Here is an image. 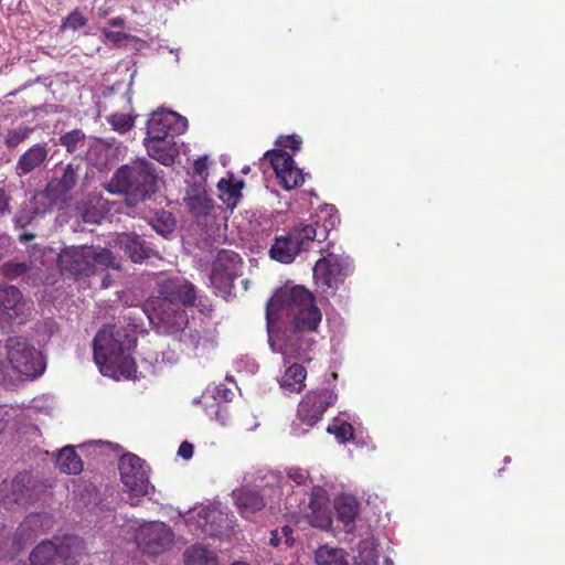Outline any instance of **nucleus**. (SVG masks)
I'll use <instances>...</instances> for the list:
<instances>
[{
	"instance_id": "ddd939ff",
	"label": "nucleus",
	"mask_w": 565,
	"mask_h": 565,
	"mask_svg": "<svg viewBox=\"0 0 565 565\" xmlns=\"http://www.w3.org/2000/svg\"><path fill=\"white\" fill-rule=\"evenodd\" d=\"M36 482L30 472H20L12 480L0 483V504L10 510L36 499Z\"/></svg>"
},
{
	"instance_id": "8fccbe9b",
	"label": "nucleus",
	"mask_w": 565,
	"mask_h": 565,
	"mask_svg": "<svg viewBox=\"0 0 565 565\" xmlns=\"http://www.w3.org/2000/svg\"><path fill=\"white\" fill-rule=\"evenodd\" d=\"M178 455L185 460L191 459L193 456V445L188 441H183L178 449Z\"/></svg>"
},
{
	"instance_id": "f3484780",
	"label": "nucleus",
	"mask_w": 565,
	"mask_h": 565,
	"mask_svg": "<svg viewBox=\"0 0 565 565\" xmlns=\"http://www.w3.org/2000/svg\"><path fill=\"white\" fill-rule=\"evenodd\" d=\"M242 271V258L233 250L222 249L212 265L211 282L216 288H231Z\"/></svg>"
},
{
	"instance_id": "69168bd1",
	"label": "nucleus",
	"mask_w": 565,
	"mask_h": 565,
	"mask_svg": "<svg viewBox=\"0 0 565 565\" xmlns=\"http://www.w3.org/2000/svg\"><path fill=\"white\" fill-rule=\"evenodd\" d=\"M32 237H33V235H26V234H25V235H23V236H22V239L28 241V239H30V238H32Z\"/></svg>"
},
{
	"instance_id": "de8ad7c7",
	"label": "nucleus",
	"mask_w": 565,
	"mask_h": 565,
	"mask_svg": "<svg viewBox=\"0 0 565 565\" xmlns=\"http://www.w3.org/2000/svg\"><path fill=\"white\" fill-rule=\"evenodd\" d=\"M143 362L151 365L153 372L160 371L164 365V362H161L160 352H149L147 356L143 358Z\"/></svg>"
},
{
	"instance_id": "7c9ffc66",
	"label": "nucleus",
	"mask_w": 565,
	"mask_h": 565,
	"mask_svg": "<svg viewBox=\"0 0 565 565\" xmlns=\"http://www.w3.org/2000/svg\"><path fill=\"white\" fill-rule=\"evenodd\" d=\"M242 186L243 181L234 183L231 179H221L217 183L218 198L227 207L234 209L242 196Z\"/></svg>"
},
{
	"instance_id": "f03ea898",
	"label": "nucleus",
	"mask_w": 565,
	"mask_h": 565,
	"mask_svg": "<svg viewBox=\"0 0 565 565\" xmlns=\"http://www.w3.org/2000/svg\"><path fill=\"white\" fill-rule=\"evenodd\" d=\"M196 289L183 278H170L159 287V296L148 302L152 309L150 319H157L169 334H180V341L192 350L199 349L205 334L202 318L193 317Z\"/></svg>"
},
{
	"instance_id": "412c9836",
	"label": "nucleus",
	"mask_w": 565,
	"mask_h": 565,
	"mask_svg": "<svg viewBox=\"0 0 565 565\" xmlns=\"http://www.w3.org/2000/svg\"><path fill=\"white\" fill-rule=\"evenodd\" d=\"M25 303L23 302L21 291L14 287L9 286V294L7 296L4 306L1 307V328L6 326H20L25 321L24 312Z\"/></svg>"
},
{
	"instance_id": "c756f323",
	"label": "nucleus",
	"mask_w": 565,
	"mask_h": 565,
	"mask_svg": "<svg viewBox=\"0 0 565 565\" xmlns=\"http://www.w3.org/2000/svg\"><path fill=\"white\" fill-rule=\"evenodd\" d=\"M185 565H217L216 555L202 545H193L184 552Z\"/></svg>"
},
{
	"instance_id": "e2e57ef3",
	"label": "nucleus",
	"mask_w": 565,
	"mask_h": 565,
	"mask_svg": "<svg viewBox=\"0 0 565 565\" xmlns=\"http://www.w3.org/2000/svg\"><path fill=\"white\" fill-rule=\"evenodd\" d=\"M392 564H393V562L391 558L387 557L384 559V565H392Z\"/></svg>"
},
{
	"instance_id": "dca6fc26",
	"label": "nucleus",
	"mask_w": 565,
	"mask_h": 565,
	"mask_svg": "<svg viewBox=\"0 0 565 565\" xmlns=\"http://www.w3.org/2000/svg\"><path fill=\"white\" fill-rule=\"evenodd\" d=\"M188 129V119L174 111L157 110L147 122L149 139L174 138Z\"/></svg>"
},
{
	"instance_id": "393cba45",
	"label": "nucleus",
	"mask_w": 565,
	"mask_h": 565,
	"mask_svg": "<svg viewBox=\"0 0 565 565\" xmlns=\"http://www.w3.org/2000/svg\"><path fill=\"white\" fill-rule=\"evenodd\" d=\"M338 519L343 523L348 532L354 529V522L360 513L359 501L348 494L339 495L334 501Z\"/></svg>"
},
{
	"instance_id": "0eeeda50",
	"label": "nucleus",
	"mask_w": 565,
	"mask_h": 565,
	"mask_svg": "<svg viewBox=\"0 0 565 565\" xmlns=\"http://www.w3.org/2000/svg\"><path fill=\"white\" fill-rule=\"evenodd\" d=\"M52 525L51 516L45 513L28 515L18 526L12 537L11 530L0 523V558H13L39 534L47 531Z\"/></svg>"
},
{
	"instance_id": "9b49d317",
	"label": "nucleus",
	"mask_w": 565,
	"mask_h": 565,
	"mask_svg": "<svg viewBox=\"0 0 565 565\" xmlns=\"http://www.w3.org/2000/svg\"><path fill=\"white\" fill-rule=\"evenodd\" d=\"M352 273L351 258L334 253H328L318 259L313 266L315 284L322 292L330 290L331 294H334Z\"/></svg>"
},
{
	"instance_id": "a18cd8bd",
	"label": "nucleus",
	"mask_w": 565,
	"mask_h": 565,
	"mask_svg": "<svg viewBox=\"0 0 565 565\" xmlns=\"http://www.w3.org/2000/svg\"><path fill=\"white\" fill-rule=\"evenodd\" d=\"M102 33L103 35L105 36V39L114 44H120L124 40H128V39H134V36L127 34V33H124V32H119V31H111V30H108V29H103L102 30ZM137 42H141L140 40L136 39Z\"/></svg>"
},
{
	"instance_id": "0e129e2a",
	"label": "nucleus",
	"mask_w": 565,
	"mask_h": 565,
	"mask_svg": "<svg viewBox=\"0 0 565 565\" xmlns=\"http://www.w3.org/2000/svg\"><path fill=\"white\" fill-rule=\"evenodd\" d=\"M282 530H284V532H285V534H286V535H288V533H289V532H291V531H290V529H289V526H284V529H282Z\"/></svg>"
},
{
	"instance_id": "72a5a7b5",
	"label": "nucleus",
	"mask_w": 565,
	"mask_h": 565,
	"mask_svg": "<svg viewBox=\"0 0 565 565\" xmlns=\"http://www.w3.org/2000/svg\"><path fill=\"white\" fill-rule=\"evenodd\" d=\"M34 131L32 127L20 125L15 128L8 129L3 134V143L8 149H15L25 141Z\"/></svg>"
},
{
	"instance_id": "f704fd0d",
	"label": "nucleus",
	"mask_w": 565,
	"mask_h": 565,
	"mask_svg": "<svg viewBox=\"0 0 565 565\" xmlns=\"http://www.w3.org/2000/svg\"><path fill=\"white\" fill-rule=\"evenodd\" d=\"M75 215L84 223L88 224L99 223L103 217L99 209L96 207L90 201L78 202L75 207Z\"/></svg>"
},
{
	"instance_id": "864d4df0",
	"label": "nucleus",
	"mask_w": 565,
	"mask_h": 565,
	"mask_svg": "<svg viewBox=\"0 0 565 565\" xmlns=\"http://www.w3.org/2000/svg\"><path fill=\"white\" fill-rule=\"evenodd\" d=\"M9 202H10V196L7 194V192L2 188H0V216L10 212Z\"/></svg>"
},
{
	"instance_id": "c03bdc74",
	"label": "nucleus",
	"mask_w": 565,
	"mask_h": 565,
	"mask_svg": "<svg viewBox=\"0 0 565 565\" xmlns=\"http://www.w3.org/2000/svg\"><path fill=\"white\" fill-rule=\"evenodd\" d=\"M276 145L284 149H292V150H299L301 145V138L297 135L291 136H280L276 140Z\"/></svg>"
},
{
	"instance_id": "2eb2a0df",
	"label": "nucleus",
	"mask_w": 565,
	"mask_h": 565,
	"mask_svg": "<svg viewBox=\"0 0 565 565\" xmlns=\"http://www.w3.org/2000/svg\"><path fill=\"white\" fill-rule=\"evenodd\" d=\"M264 159L270 163L279 184L285 190H292L305 182L302 171L295 166L292 156L285 150H267L264 154Z\"/></svg>"
},
{
	"instance_id": "338daca9",
	"label": "nucleus",
	"mask_w": 565,
	"mask_h": 565,
	"mask_svg": "<svg viewBox=\"0 0 565 565\" xmlns=\"http://www.w3.org/2000/svg\"><path fill=\"white\" fill-rule=\"evenodd\" d=\"M232 565H248V564H247V563H245V562H235V563H233Z\"/></svg>"
},
{
	"instance_id": "4c0bfd02",
	"label": "nucleus",
	"mask_w": 565,
	"mask_h": 565,
	"mask_svg": "<svg viewBox=\"0 0 565 565\" xmlns=\"http://www.w3.org/2000/svg\"><path fill=\"white\" fill-rule=\"evenodd\" d=\"M107 122L119 134H125L134 127V118L126 114H113L107 118Z\"/></svg>"
},
{
	"instance_id": "1a4fd4ad",
	"label": "nucleus",
	"mask_w": 565,
	"mask_h": 565,
	"mask_svg": "<svg viewBox=\"0 0 565 565\" xmlns=\"http://www.w3.org/2000/svg\"><path fill=\"white\" fill-rule=\"evenodd\" d=\"M7 358L12 371L26 377H38L45 370L41 351L22 337L9 338L6 342Z\"/></svg>"
},
{
	"instance_id": "4468645a",
	"label": "nucleus",
	"mask_w": 565,
	"mask_h": 565,
	"mask_svg": "<svg viewBox=\"0 0 565 565\" xmlns=\"http://www.w3.org/2000/svg\"><path fill=\"white\" fill-rule=\"evenodd\" d=\"M172 530L162 522L142 524L136 533V543L146 554L158 555L167 551L173 542Z\"/></svg>"
},
{
	"instance_id": "4be33fe9",
	"label": "nucleus",
	"mask_w": 565,
	"mask_h": 565,
	"mask_svg": "<svg viewBox=\"0 0 565 565\" xmlns=\"http://www.w3.org/2000/svg\"><path fill=\"white\" fill-rule=\"evenodd\" d=\"M49 149L46 143H35L24 151L18 159L14 171L19 177L26 175L41 168L46 161Z\"/></svg>"
},
{
	"instance_id": "680f3d73",
	"label": "nucleus",
	"mask_w": 565,
	"mask_h": 565,
	"mask_svg": "<svg viewBox=\"0 0 565 565\" xmlns=\"http://www.w3.org/2000/svg\"><path fill=\"white\" fill-rule=\"evenodd\" d=\"M179 49H169V52L175 55L177 63L179 62Z\"/></svg>"
},
{
	"instance_id": "58836bf2",
	"label": "nucleus",
	"mask_w": 565,
	"mask_h": 565,
	"mask_svg": "<svg viewBox=\"0 0 565 565\" xmlns=\"http://www.w3.org/2000/svg\"><path fill=\"white\" fill-rule=\"evenodd\" d=\"M327 431L329 434H332L335 436V438L341 443L344 444L351 438H353V428L349 423H341L329 425L327 428Z\"/></svg>"
},
{
	"instance_id": "4d7b16f0",
	"label": "nucleus",
	"mask_w": 565,
	"mask_h": 565,
	"mask_svg": "<svg viewBox=\"0 0 565 565\" xmlns=\"http://www.w3.org/2000/svg\"><path fill=\"white\" fill-rule=\"evenodd\" d=\"M311 524L313 526H318V527H321V529H327L328 526H330L331 520L329 519V516L323 515V516H319V520H316V521L312 520Z\"/></svg>"
},
{
	"instance_id": "e433bc0d",
	"label": "nucleus",
	"mask_w": 565,
	"mask_h": 565,
	"mask_svg": "<svg viewBox=\"0 0 565 565\" xmlns=\"http://www.w3.org/2000/svg\"><path fill=\"white\" fill-rule=\"evenodd\" d=\"M30 268L31 266L28 262L10 260L1 266V271L4 277L9 279H17L23 277Z\"/></svg>"
},
{
	"instance_id": "a19ab883",
	"label": "nucleus",
	"mask_w": 565,
	"mask_h": 565,
	"mask_svg": "<svg viewBox=\"0 0 565 565\" xmlns=\"http://www.w3.org/2000/svg\"><path fill=\"white\" fill-rule=\"evenodd\" d=\"M87 24V19L77 9L72 11L62 22L63 29L78 30Z\"/></svg>"
},
{
	"instance_id": "09e8293b",
	"label": "nucleus",
	"mask_w": 565,
	"mask_h": 565,
	"mask_svg": "<svg viewBox=\"0 0 565 565\" xmlns=\"http://www.w3.org/2000/svg\"><path fill=\"white\" fill-rule=\"evenodd\" d=\"M326 494V491L322 487L320 486H313L311 488V494H310V500H309V505L315 509V505H316V502L319 501V500H322L323 497Z\"/></svg>"
},
{
	"instance_id": "c9c22d12",
	"label": "nucleus",
	"mask_w": 565,
	"mask_h": 565,
	"mask_svg": "<svg viewBox=\"0 0 565 565\" xmlns=\"http://www.w3.org/2000/svg\"><path fill=\"white\" fill-rule=\"evenodd\" d=\"M188 206L195 216L209 215L213 209V202L205 195L191 196Z\"/></svg>"
},
{
	"instance_id": "f8f14e48",
	"label": "nucleus",
	"mask_w": 565,
	"mask_h": 565,
	"mask_svg": "<svg viewBox=\"0 0 565 565\" xmlns=\"http://www.w3.org/2000/svg\"><path fill=\"white\" fill-rule=\"evenodd\" d=\"M119 472L121 482L130 498L150 497L154 487L149 481V467L134 454L120 457Z\"/></svg>"
},
{
	"instance_id": "aec40b11",
	"label": "nucleus",
	"mask_w": 565,
	"mask_h": 565,
	"mask_svg": "<svg viewBox=\"0 0 565 565\" xmlns=\"http://www.w3.org/2000/svg\"><path fill=\"white\" fill-rule=\"evenodd\" d=\"M117 244L134 263H142L156 255L150 244L136 233L119 234Z\"/></svg>"
},
{
	"instance_id": "a211bd4d",
	"label": "nucleus",
	"mask_w": 565,
	"mask_h": 565,
	"mask_svg": "<svg viewBox=\"0 0 565 565\" xmlns=\"http://www.w3.org/2000/svg\"><path fill=\"white\" fill-rule=\"evenodd\" d=\"M89 257L87 246H68L60 252L57 265L62 274H68L74 277L89 276Z\"/></svg>"
},
{
	"instance_id": "b1692460",
	"label": "nucleus",
	"mask_w": 565,
	"mask_h": 565,
	"mask_svg": "<svg viewBox=\"0 0 565 565\" xmlns=\"http://www.w3.org/2000/svg\"><path fill=\"white\" fill-rule=\"evenodd\" d=\"M232 497L239 513L244 518H249L265 507L263 495L257 490L248 487L233 490Z\"/></svg>"
},
{
	"instance_id": "79ce46f5",
	"label": "nucleus",
	"mask_w": 565,
	"mask_h": 565,
	"mask_svg": "<svg viewBox=\"0 0 565 565\" xmlns=\"http://www.w3.org/2000/svg\"><path fill=\"white\" fill-rule=\"evenodd\" d=\"M235 370L238 373L253 375L258 371V364L250 356H242L235 361Z\"/></svg>"
},
{
	"instance_id": "20e7f679",
	"label": "nucleus",
	"mask_w": 565,
	"mask_h": 565,
	"mask_svg": "<svg viewBox=\"0 0 565 565\" xmlns=\"http://www.w3.org/2000/svg\"><path fill=\"white\" fill-rule=\"evenodd\" d=\"M160 180L154 163L146 158H138L115 171L108 189L111 193L124 194L130 205H136L156 193Z\"/></svg>"
},
{
	"instance_id": "2f4dec72",
	"label": "nucleus",
	"mask_w": 565,
	"mask_h": 565,
	"mask_svg": "<svg viewBox=\"0 0 565 565\" xmlns=\"http://www.w3.org/2000/svg\"><path fill=\"white\" fill-rule=\"evenodd\" d=\"M379 553L373 539H364L358 545L355 565H377Z\"/></svg>"
},
{
	"instance_id": "5701e85b",
	"label": "nucleus",
	"mask_w": 565,
	"mask_h": 565,
	"mask_svg": "<svg viewBox=\"0 0 565 565\" xmlns=\"http://www.w3.org/2000/svg\"><path fill=\"white\" fill-rule=\"evenodd\" d=\"M143 145L150 158L167 167L173 164L175 157L179 154V147L174 138H145Z\"/></svg>"
},
{
	"instance_id": "a878e982",
	"label": "nucleus",
	"mask_w": 565,
	"mask_h": 565,
	"mask_svg": "<svg viewBox=\"0 0 565 565\" xmlns=\"http://www.w3.org/2000/svg\"><path fill=\"white\" fill-rule=\"evenodd\" d=\"M307 370L301 363L294 362L285 370L279 385L286 394L300 393L305 387Z\"/></svg>"
},
{
	"instance_id": "052dcab7",
	"label": "nucleus",
	"mask_w": 565,
	"mask_h": 565,
	"mask_svg": "<svg viewBox=\"0 0 565 565\" xmlns=\"http://www.w3.org/2000/svg\"><path fill=\"white\" fill-rule=\"evenodd\" d=\"M279 541H280V540L278 539L277 532H273V533H271V537H270V544H271L273 546H278Z\"/></svg>"
},
{
	"instance_id": "f257e3e1",
	"label": "nucleus",
	"mask_w": 565,
	"mask_h": 565,
	"mask_svg": "<svg viewBox=\"0 0 565 565\" xmlns=\"http://www.w3.org/2000/svg\"><path fill=\"white\" fill-rule=\"evenodd\" d=\"M322 313L303 286L277 291L266 306V326L270 350L292 360L310 362L317 345L316 334Z\"/></svg>"
},
{
	"instance_id": "774afa93",
	"label": "nucleus",
	"mask_w": 565,
	"mask_h": 565,
	"mask_svg": "<svg viewBox=\"0 0 565 565\" xmlns=\"http://www.w3.org/2000/svg\"><path fill=\"white\" fill-rule=\"evenodd\" d=\"M265 477H269L270 479L275 480L276 479V476L274 473H268L266 475Z\"/></svg>"
},
{
	"instance_id": "6e6d98bb",
	"label": "nucleus",
	"mask_w": 565,
	"mask_h": 565,
	"mask_svg": "<svg viewBox=\"0 0 565 565\" xmlns=\"http://www.w3.org/2000/svg\"><path fill=\"white\" fill-rule=\"evenodd\" d=\"M9 379V366L0 361V385L6 384Z\"/></svg>"
},
{
	"instance_id": "13d9d810",
	"label": "nucleus",
	"mask_w": 565,
	"mask_h": 565,
	"mask_svg": "<svg viewBox=\"0 0 565 565\" xmlns=\"http://www.w3.org/2000/svg\"><path fill=\"white\" fill-rule=\"evenodd\" d=\"M109 24L115 28H120L125 24V20L121 17H116L109 21Z\"/></svg>"
},
{
	"instance_id": "bb28decb",
	"label": "nucleus",
	"mask_w": 565,
	"mask_h": 565,
	"mask_svg": "<svg viewBox=\"0 0 565 565\" xmlns=\"http://www.w3.org/2000/svg\"><path fill=\"white\" fill-rule=\"evenodd\" d=\"M55 466L66 475H78L83 471V461L72 446H65L58 451Z\"/></svg>"
},
{
	"instance_id": "6ab92c4d",
	"label": "nucleus",
	"mask_w": 565,
	"mask_h": 565,
	"mask_svg": "<svg viewBox=\"0 0 565 565\" xmlns=\"http://www.w3.org/2000/svg\"><path fill=\"white\" fill-rule=\"evenodd\" d=\"M82 171L79 163L70 162L58 166L47 184V191L56 199L64 198L77 186L82 179Z\"/></svg>"
},
{
	"instance_id": "3c124183",
	"label": "nucleus",
	"mask_w": 565,
	"mask_h": 565,
	"mask_svg": "<svg viewBox=\"0 0 565 565\" xmlns=\"http://www.w3.org/2000/svg\"><path fill=\"white\" fill-rule=\"evenodd\" d=\"M161 362H164V365H172L178 362V354L173 350H167L160 352Z\"/></svg>"
},
{
	"instance_id": "473e14b6",
	"label": "nucleus",
	"mask_w": 565,
	"mask_h": 565,
	"mask_svg": "<svg viewBox=\"0 0 565 565\" xmlns=\"http://www.w3.org/2000/svg\"><path fill=\"white\" fill-rule=\"evenodd\" d=\"M58 143L65 147L66 151L71 154L77 151H83L86 147V136L81 129H73L63 134Z\"/></svg>"
},
{
	"instance_id": "9d476101",
	"label": "nucleus",
	"mask_w": 565,
	"mask_h": 565,
	"mask_svg": "<svg viewBox=\"0 0 565 565\" xmlns=\"http://www.w3.org/2000/svg\"><path fill=\"white\" fill-rule=\"evenodd\" d=\"M337 398L338 395L330 388L307 393L298 405L299 423H292L291 434L298 437L308 431L322 418L323 413L335 403Z\"/></svg>"
},
{
	"instance_id": "5fc2aeb1",
	"label": "nucleus",
	"mask_w": 565,
	"mask_h": 565,
	"mask_svg": "<svg viewBox=\"0 0 565 565\" xmlns=\"http://www.w3.org/2000/svg\"><path fill=\"white\" fill-rule=\"evenodd\" d=\"M194 172L202 175L207 170L206 157L199 158L193 163Z\"/></svg>"
},
{
	"instance_id": "423d86ee",
	"label": "nucleus",
	"mask_w": 565,
	"mask_h": 565,
	"mask_svg": "<svg viewBox=\"0 0 565 565\" xmlns=\"http://www.w3.org/2000/svg\"><path fill=\"white\" fill-rule=\"evenodd\" d=\"M85 542L77 535L40 542L30 554L31 565H75L85 553Z\"/></svg>"
},
{
	"instance_id": "6e6552de",
	"label": "nucleus",
	"mask_w": 565,
	"mask_h": 565,
	"mask_svg": "<svg viewBox=\"0 0 565 565\" xmlns=\"http://www.w3.org/2000/svg\"><path fill=\"white\" fill-rule=\"evenodd\" d=\"M234 515L227 507L211 504L193 511L186 519L189 530L195 535L223 539L234 529Z\"/></svg>"
},
{
	"instance_id": "603ef678",
	"label": "nucleus",
	"mask_w": 565,
	"mask_h": 565,
	"mask_svg": "<svg viewBox=\"0 0 565 565\" xmlns=\"http://www.w3.org/2000/svg\"><path fill=\"white\" fill-rule=\"evenodd\" d=\"M11 418V409L7 406H0V433L4 430Z\"/></svg>"
},
{
	"instance_id": "cd10ccee",
	"label": "nucleus",
	"mask_w": 565,
	"mask_h": 565,
	"mask_svg": "<svg viewBox=\"0 0 565 565\" xmlns=\"http://www.w3.org/2000/svg\"><path fill=\"white\" fill-rule=\"evenodd\" d=\"M317 565H349L348 553L339 547L320 546L315 553Z\"/></svg>"
},
{
	"instance_id": "c85d7f7f",
	"label": "nucleus",
	"mask_w": 565,
	"mask_h": 565,
	"mask_svg": "<svg viewBox=\"0 0 565 565\" xmlns=\"http://www.w3.org/2000/svg\"><path fill=\"white\" fill-rule=\"evenodd\" d=\"M87 254L92 256L89 257L90 275L98 269H105L108 267L119 268L115 263L113 253L107 248L87 246Z\"/></svg>"
},
{
	"instance_id": "bf43d9fd",
	"label": "nucleus",
	"mask_w": 565,
	"mask_h": 565,
	"mask_svg": "<svg viewBox=\"0 0 565 565\" xmlns=\"http://www.w3.org/2000/svg\"><path fill=\"white\" fill-rule=\"evenodd\" d=\"M100 148V141L99 140H95L93 142H90L87 147V156H90V153L93 151H95L96 149H99Z\"/></svg>"
},
{
	"instance_id": "ea45409f",
	"label": "nucleus",
	"mask_w": 565,
	"mask_h": 565,
	"mask_svg": "<svg viewBox=\"0 0 565 565\" xmlns=\"http://www.w3.org/2000/svg\"><path fill=\"white\" fill-rule=\"evenodd\" d=\"M174 225L175 222L172 218L171 214L163 212L161 217H158L152 226L157 233L167 236L168 234H171L173 232Z\"/></svg>"
},
{
	"instance_id": "37998d69",
	"label": "nucleus",
	"mask_w": 565,
	"mask_h": 565,
	"mask_svg": "<svg viewBox=\"0 0 565 565\" xmlns=\"http://www.w3.org/2000/svg\"><path fill=\"white\" fill-rule=\"evenodd\" d=\"M232 396H233V392L230 388L225 387L223 384H220L213 388L212 397L214 398V401L217 404V412H216L217 418L220 417V413H221L220 403L231 401Z\"/></svg>"
},
{
	"instance_id": "49530a36",
	"label": "nucleus",
	"mask_w": 565,
	"mask_h": 565,
	"mask_svg": "<svg viewBox=\"0 0 565 565\" xmlns=\"http://www.w3.org/2000/svg\"><path fill=\"white\" fill-rule=\"evenodd\" d=\"M287 476L297 486H305L308 480V472L301 468L289 469Z\"/></svg>"
},
{
	"instance_id": "39448f33",
	"label": "nucleus",
	"mask_w": 565,
	"mask_h": 565,
	"mask_svg": "<svg viewBox=\"0 0 565 565\" xmlns=\"http://www.w3.org/2000/svg\"><path fill=\"white\" fill-rule=\"evenodd\" d=\"M328 218L322 226L315 227L312 224H297L285 235L275 237L269 248V257L281 264H291L296 257L307 250L313 241H324L330 230L339 223V216L333 214L335 209L330 206L326 210ZM318 225V223H316Z\"/></svg>"
},
{
	"instance_id": "7ed1b4c3",
	"label": "nucleus",
	"mask_w": 565,
	"mask_h": 565,
	"mask_svg": "<svg viewBox=\"0 0 565 565\" xmlns=\"http://www.w3.org/2000/svg\"><path fill=\"white\" fill-rule=\"evenodd\" d=\"M136 339L126 328L106 326L93 341L94 360L100 373L113 379L130 377L135 372V361L130 355Z\"/></svg>"
}]
</instances>
